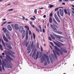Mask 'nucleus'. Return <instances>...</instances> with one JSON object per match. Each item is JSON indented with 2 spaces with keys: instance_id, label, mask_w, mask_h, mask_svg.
I'll use <instances>...</instances> for the list:
<instances>
[{
  "instance_id": "1",
  "label": "nucleus",
  "mask_w": 74,
  "mask_h": 74,
  "mask_svg": "<svg viewBox=\"0 0 74 74\" xmlns=\"http://www.w3.org/2000/svg\"><path fill=\"white\" fill-rule=\"evenodd\" d=\"M51 28H52V29H53V32H56V31H56L57 30V29H56V27H55L54 25H53L52 24H51Z\"/></svg>"
},
{
  "instance_id": "2",
  "label": "nucleus",
  "mask_w": 74,
  "mask_h": 74,
  "mask_svg": "<svg viewBox=\"0 0 74 74\" xmlns=\"http://www.w3.org/2000/svg\"><path fill=\"white\" fill-rule=\"evenodd\" d=\"M59 10L60 11V15L62 16L63 17V15H64V11L63 10H62V9H59Z\"/></svg>"
},
{
  "instance_id": "3",
  "label": "nucleus",
  "mask_w": 74,
  "mask_h": 74,
  "mask_svg": "<svg viewBox=\"0 0 74 74\" xmlns=\"http://www.w3.org/2000/svg\"><path fill=\"white\" fill-rule=\"evenodd\" d=\"M5 44L6 45V47H8V48H9V49H12V47H11V45H10V44L7 42L5 43Z\"/></svg>"
},
{
  "instance_id": "4",
  "label": "nucleus",
  "mask_w": 74,
  "mask_h": 74,
  "mask_svg": "<svg viewBox=\"0 0 74 74\" xmlns=\"http://www.w3.org/2000/svg\"><path fill=\"white\" fill-rule=\"evenodd\" d=\"M3 38L4 41L7 42H8V40L7 39V38H6V37L4 35H3Z\"/></svg>"
},
{
  "instance_id": "5",
  "label": "nucleus",
  "mask_w": 74,
  "mask_h": 74,
  "mask_svg": "<svg viewBox=\"0 0 74 74\" xmlns=\"http://www.w3.org/2000/svg\"><path fill=\"white\" fill-rule=\"evenodd\" d=\"M5 52L6 53V55H7L8 58H9V59H10V60H11L13 61V59H12V58H11L10 57V56H8V55H7V53L8 52L7 51H5Z\"/></svg>"
},
{
  "instance_id": "6",
  "label": "nucleus",
  "mask_w": 74,
  "mask_h": 74,
  "mask_svg": "<svg viewBox=\"0 0 74 74\" xmlns=\"http://www.w3.org/2000/svg\"><path fill=\"white\" fill-rule=\"evenodd\" d=\"M5 66L6 67H7L8 68H12V66H11L9 64V63H8V64H5Z\"/></svg>"
},
{
  "instance_id": "7",
  "label": "nucleus",
  "mask_w": 74,
  "mask_h": 74,
  "mask_svg": "<svg viewBox=\"0 0 74 74\" xmlns=\"http://www.w3.org/2000/svg\"><path fill=\"white\" fill-rule=\"evenodd\" d=\"M14 28L16 30H18L19 26L17 24H15L14 25Z\"/></svg>"
},
{
  "instance_id": "8",
  "label": "nucleus",
  "mask_w": 74,
  "mask_h": 74,
  "mask_svg": "<svg viewBox=\"0 0 74 74\" xmlns=\"http://www.w3.org/2000/svg\"><path fill=\"white\" fill-rule=\"evenodd\" d=\"M19 30L21 33H22L23 31V29L22 26H20L19 28Z\"/></svg>"
},
{
  "instance_id": "9",
  "label": "nucleus",
  "mask_w": 74,
  "mask_h": 74,
  "mask_svg": "<svg viewBox=\"0 0 74 74\" xmlns=\"http://www.w3.org/2000/svg\"><path fill=\"white\" fill-rule=\"evenodd\" d=\"M8 29L9 31H12V27L10 25H8L7 26Z\"/></svg>"
},
{
  "instance_id": "10",
  "label": "nucleus",
  "mask_w": 74,
  "mask_h": 74,
  "mask_svg": "<svg viewBox=\"0 0 74 74\" xmlns=\"http://www.w3.org/2000/svg\"><path fill=\"white\" fill-rule=\"evenodd\" d=\"M54 48L56 50L58 51H59L60 52H61L63 54V53L62 52V51H61L58 48V47H57V46H54Z\"/></svg>"
},
{
  "instance_id": "11",
  "label": "nucleus",
  "mask_w": 74,
  "mask_h": 74,
  "mask_svg": "<svg viewBox=\"0 0 74 74\" xmlns=\"http://www.w3.org/2000/svg\"><path fill=\"white\" fill-rule=\"evenodd\" d=\"M25 36H26V32H25V31H24L23 32L22 34V39H23V38H25Z\"/></svg>"
},
{
  "instance_id": "12",
  "label": "nucleus",
  "mask_w": 74,
  "mask_h": 74,
  "mask_svg": "<svg viewBox=\"0 0 74 74\" xmlns=\"http://www.w3.org/2000/svg\"><path fill=\"white\" fill-rule=\"evenodd\" d=\"M5 34L6 36V37L7 38H8V40H11V37H10V35L7 34Z\"/></svg>"
},
{
  "instance_id": "13",
  "label": "nucleus",
  "mask_w": 74,
  "mask_h": 74,
  "mask_svg": "<svg viewBox=\"0 0 74 74\" xmlns=\"http://www.w3.org/2000/svg\"><path fill=\"white\" fill-rule=\"evenodd\" d=\"M61 50L62 51H63V52H64V53H67V51L66 50V49H63L62 48L61 49Z\"/></svg>"
},
{
  "instance_id": "14",
  "label": "nucleus",
  "mask_w": 74,
  "mask_h": 74,
  "mask_svg": "<svg viewBox=\"0 0 74 74\" xmlns=\"http://www.w3.org/2000/svg\"><path fill=\"white\" fill-rule=\"evenodd\" d=\"M53 22L55 23V24H56L57 25H58L59 24H58V22L56 21V20H55V18H53Z\"/></svg>"
},
{
  "instance_id": "15",
  "label": "nucleus",
  "mask_w": 74,
  "mask_h": 74,
  "mask_svg": "<svg viewBox=\"0 0 74 74\" xmlns=\"http://www.w3.org/2000/svg\"><path fill=\"white\" fill-rule=\"evenodd\" d=\"M44 60V61H45V58L42 57L41 59V63H43Z\"/></svg>"
},
{
  "instance_id": "16",
  "label": "nucleus",
  "mask_w": 74,
  "mask_h": 74,
  "mask_svg": "<svg viewBox=\"0 0 74 74\" xmlns=\"http://www.w3.org/2000/svg\"><path fill=\"white\" fill-rule=\"evenodd\" d=\"M38 53H37V56H36V57H34V60H36V59H38Z\"/></svg>"
},
{
  "instance_id": "17",
  "label": "nucleus",
  "mask_w": 74,
  "mask_h": 74,
  "mask_svg": "<svg viewBox=\"0 0 74 74\" xmlns=\"http://www.w3.org/2000/svg\"><path fill=\"white\" fill-rule=\"evenodd\" d=\"M54 17L56 20L57 19H58V18H59L58 16H57L56 14H54Z\"/></svg>"
},
{
  "instance_id": "18",
  "label": "nucleus",
  "mask_w": 74,
  "mask_h": 74,
  "mask_svg": "<svg viewBox=\"0 0 74 74\" xmlns=\"http://www.w3.org/2000/svg\"><path fill=\"white\" fill-rule=\"evenodd\" d=\"M2 30H3L4 33H6V32H7V29H6V28H3Z\"/></svg>"
},
{
  "instance_id": "19",
  "label": "nucleus",
  "mask_w": 74,
  "mask_h": 74,
  "mask_svg": "<svg viewBox=\"0 0 74 74\" xmlns=\"http://www.w3.org/2000/svg\"><path fill=\"white\" fill-rule=\"evenodd\" d=\"M54 44H56V45H57V47H60V46L59 45V44L57 43L56 42H54Z\"/></svg>"
},
{
  "instance_id": "20",
  "label": "nucleus",
  "mask_w": 74,
  "mask_h": 74,
  "mask_svg": "<svg viewBox=\"0 0 74 74\" xmlns=\"http://www.w3.org/2000/svg\"><path fill=\"white\" fill-rule=\"evenodd\" d=\"M57 14L58 16V17L59 18L60 17V14H59V11H58L57 12Z\"/></svg>"
},
{
  "instance_id": "21",
  "label": "nucleus",
  "mask_w": 74,
  "mask_h": 74,
  "mask_svg": "<svg viewBox=\"0 0 74 74\" xmlns=\"http://www.w3.org/2000/svg\"><path fill=\"white\" fill-rule=\"evenodd\" d=\"M49 21L50 23H51L52 22V18L50 17L49 18Z\"/></svg>"
},
{
  "instance_id": "22",
  "label": "nucleus",
  "mask_w": 74,
  "mask_h": 74,
  "mask_svg": "<svg viewBox=\"0 0 74 74\" xmlns=\"http://www.w3.org/2000/svg\"><path fill=\"white\" fill-rule=\"evenodd\" d=\"M25 28H26V29H27V30H29V27L27 26H25Z\"/></svg>"
},
{
  "instance_id": "23",
  "label": "nucleus",
  "mask_w": 74,
  "mask_h": 74,
  "mask_svg": "<svg viewBox=\"0 0 74 74\" xmlns=\"http://www.w3.org/2000/svg\"><path fill=\"white\" fill-rule=\"evenodd\" d=\"M68 11V12H67V15H69V16H70V15L71 13L70 12L69 10Z\"/></svg>"
},
{
  "instance_id": "24",
  "label": "nucleus",
  "mask_w": 74,
  "mask_h": 74,
  "mask_svg": "<svg viewBox=\"0 0 74 74\" xmlns=\"http://www.w3.org/2000/svg\"><path fill=\"white\" fill-rule=\"evenodd\" d=\"M56 20L59 23H60V19H59V18H58L56 19Z\"/></svg>"
},
{
  "instance_id": "25",
  "label": "nucleus",
  "mask_w": 74,
  "mask_h": 74,
  "mask_svg": "<svg viewBox=\"0 0 74 74\" xmlns=\"http://www.w3.org/2000/svg\"><path fill=\"white\" fill-rule=\"evenodd\" d=\"M57 33H58V34H62L63 33L62 32H60V31H57Z\"/></svg>"
},
{
  "instance_id": "26",
  "label": "nucleus",
  "mask_w": 74,
  "mask_h": 74,
  "mask_svg": "<svg viewBox=\"0 0 74 74\" xmlns=\"http://www.w3.org/2000/svg\"><path fill=\"white\" fill-rule=\"evenodd\" d=\"M51 37L52 39H53V40H55V37H54V36H53V35H51Z\"/></svg>"
},
{
  "instance_id": "27",
  "label": "nucleus",
  "mask_w": 74,
  "mask_h": 74,
  "mask_svg": "<svg viewBox=\"0 0 74 74\" xmlns=\"http://www.w3.org/2000/svg\"><path fill=\"white\" fill-rule=\"evenodd\" d=\"M33 36L34 38V40H35V38H36V35H35V34H34V33H33Z\"/></svg>"
},
{
  "instance_id": "28",
  "label": "nucleus",
  "mask_w": 74,
  "mask_h": 74,
  "mask_svg": "<svg viewBox=\"0 0 74 74\" xmlns=\"http://www.w3.org/2000/svg\"><path fill=\"white\" fill-rule=\"evenodd\" d=\"M64 11L65 13L66 14H67V10L66 9H64Z\"/></svg>"
},
{
  "instance_id": "29",
  "label": "nucleus",
  "mask_w": 74,
  "mask_h": 74,
  "mask_svg": "<svg viewBox=\"0 0 74 74\" xmlns=\"http://www.w3.org/2000/svg\"><path fill=\"white\" fill-rule=\"evenodd\" d=\"M50 60L51 62V63H53V60H52V58H50Z\"/></svg>"
},
{
  "instance_id": "30",
  "label": "nucleus",
  "mask_w": 74,
  "mask_h": 74,
  "mask_svg": "<svg viewBox=\"0 0 74 74\" xmlns=\"http://www.w3.org/2000/svg\"><path fill=\"white\" fill-rule=\"evenodd\" d=\"M2 42L3 46H4V47H5V44L4 43V42L2 40Z\"/></svg>"
},
{
  "instance_id": "31",
  "label": "nucleus",
  "mask_w": 74,
  "mask_h": 74,
  "mask_svg": "<svg viewBox=\"0 0 74 74\" xmlns=\"http://www.w3.org/2000/svg\"><path fill=\"white\" fill-rule=\"evenodd\" d=\"M34 44V43L33 42H32V44H31V47L33 48L34 46H33V44Z\"/></svg>"
},
{
  "instance_id": "32",
  "label": "nucleus",
  "mask_w": 74,
  "mask_h": 74,
  "mask_svg": "<svg viewBox=\"0 0 74 74\" xmlns=\"http://www.w3.org/2000/svg\"><path fill=\"white\" fill-rule=\"evenodd\" d=\"M2 66L3 70H5V69H4V66L3 64H2Z\"/></svg>"
},
{
  "instance_id": "33",
  "label": "nucleus",
  "mask_w": 74,
  "mask_h": 74,
  "mask_svg": "<svg viewBox=\"0 0 74 74\" xmlns=\"http://www.w3.org/2000/svg\"><path fill=\"white\" fill-rule=\"evenodd\" d=\"M30 46H28L27 49V51L30 50Z\"/></svg>"
},
{
  "instance_id": "34",
  "label": "nucleus",
  "mask_w": 74,
  "mask_h": 74,
  "mask_svg": "<svg viewBox=\"0 0 74 74\" xmlns=\"http://www.w3.org/2000/svg\"><path fill=\"white\" fill-rule=\"evenodd\" d=\"M28 36H26V38H25V40L27 41V40H28Z\"/></svg>"
},
{
  "instance_id": "35",
  "label": "nucleus",
  "mask_w": 74,
  "mask_h": 74,
  "mask_svg": "<svg viewBox=\"0 0 74 74\" xmlns=\"http://www.w3.org/2000/svg\"><path fill=\"white\" fill-rule=\"evenodd\" d=\"M47 62H48V64H49V63H50V61L49 60V58H47Z\"/></svg>"
},
{
  "instance_id": "36",
  "label": "nucleus",
  "mask_w": 74,
  "mask_h": 74,
  "mask_svg": "<svg viewBox=\"0 0 74 74\" xmlns=\"http://www.w3.org/2000/svg\"><path fill=\"white\" fill-rule=\"evenodd\" d=\"M57 37L59 39H60L61 38L60 37V36H57Z\"/></svg>"
},
{
  "instance_id": "37",
  "label": "nucleus",
  "mask_w": 74,
  "mask_h": 74,
  "mask_svg": "<svg viewBox=\"0 0 74 74\" xmlns=\"http://www.w3.org/2000/svg\"><path fill=\"white\" fill-rule=\"evenodd\" d=\"M14 10V9H10L8 10V11H13Z\"/></svg>"
},
{
  "instance_id": "38",
  "label": "nucleus",
  "mask_w": 74,
  "mask_h": 74,
  "mask_svg": "<svg viewBox=\"0 0 74 74\" xmlns=\"http://www.w3.org/2000/svg\"><path fill=\"white\" fill-rule=\"evenodd\" d=\"M36 30L37 32H39L40 31H39V30H38V28H36Z\"/></svg>"
},
{
  "instance_id": "39",
  "label": "nucleus",
  "mask_w": 74,
  "mask_h": 74,
  "mask_svg": "<svg viewBox=\"0 0 74 74\" xmlns=\"http://www.w3.org/2000/svg\"><path fill=\"white\" fill-rule=\"evenodd\" d=\"M11 26L12 27V28H13V29H14V24H12L11 25Z\"/></svg>"
},
{
  "instance_id": "40",
  "label": "nucleus",
  "mask_w": 74,
  "mask_h": 74,
  "mask_svg": "<svg viewBox=\"0 0 74 74\" xmlns=\"http://www.w3.org/2000/svg\"><path fill=\"white\" fill-rule=\"evenodd\" d=\"M59 8H56L55 10V11H58V10L59 9Z\"/></svg>"
},
{
  "instance_id": "41",
  "label": "nucleus",
  "mask_w": 74,
  "mask_h": 74,
  "mask_svg": "<svg viewBox=\"0 0 74 74\" xmlns=\"http://www.w3.org/2000/svg\"><path fill=\"white\" fill-rule=\"evenodd\" d=\"M32 48V51H33L34 50V46Z\"/></svg>"
},
{
  "instance_id": "42",
  "label": "nucleus",
  "mask_w": 74,
  "mask_h": 74,
  "mask_svg": "<svg viewBox=\"0 0 74 74\" xmlns=\"http://www.w3.org/2000/svg\"><path fill=\"white\" fill-rule=\"evenodd\" d=\"M29 35H31V34H32V32H31V31L29 30Z\"/></svg>"
},
{
  "instance_id": "43",
  "label": "nucleus",
  "mask_w": 74,
  "mask_h": 74,
  "mask_svg": "<svg viewBox=\"0 0 74 74\" xmlns=\"http://www.w3.org/2000/svg\"><path fill=\"white\" fill-rule=\"evenodd\" d=\"M30 19L31 20H33V21H34V20H35V19H34V18H31Z\"/></svg>"
},
{
  "instance_id": "44",
  "label": "nucleus",
  "mask_w": 74,
  "mask_h": 74,
  "mask_svg": "<svg viewBox=\"0 0 74 74\" xmlns=\"http://www.w3.org/2000/svg\"><path fill=\"white\" fill-rule=\"evenodd\" d=\"M32 27L33 28H34V27H35V26H34V25H31Z\"/></svg>"
},
{
  "instance_id": "45",
  "label": "nucleus",
  "mask_w": 74,
  "mask_h": 74,
  "mask_svg": "<svg viewBox=\"0 0 74 74\" xmlns=\"http://www.w3.org/2000/svg\"><path fill=\"white\" fill-rule=\"evenodd\" d=\"M50 5V8H52V7H53V5Z\"/></svg>"
},
{
  "instance_id": "46",
  "label": "nucleus",
  "mask_w": 74,
  "mask_h": 74,
  "mask_svg": "<svg viewBox=\"0 0 74 74\" xmlns=\"http://www.w3.org/2000/svg\"><path fill=\"white\" fill-rule=\"evenodd\" d=\"M44 63L45 66H47V62H45Z\"/></svg>"
},
{
  "instance_id": "47",
  "label": "nucleus",
  "mask_w": 74,
  "mask_h": 74,
  "mask_svg": "<svg viewBox=\"0 0 74 74\" xmlns=\"http://www.w3.org/2000/svg\"><path fill=\"white\" fill-rule=\"evenodd\" d=\"M50 17H52V13H51L50 14Z\"/></svg>"
},
{
  "instance_id": "48",
  "label": "nucleus",
  "mask_w": 74,
  "mask_h": 74,
  "mask_svg": "<svg viewBox=\"0 0 74 74\" xmlns=\"http://www.w3.org/2000/svg\"><path fill=\"white\" fill-rule=\"evenodd\" d=\"M50 44H51V45H52L53 46V47H54V45H53V43H52V42H51Z\"/></svg>"
},
{
  "instance_id": "49",
  "label": "nucleus",
  "mask_w": 74,
  "mask_h": 74,
  "mask_svg": "<svg viewBox=\"0 0 74 74\" xmlns=\"http://www.w3.org/2000/svg\"><path fill=\"white\" fill-rule=\"evenodd\" d=\"M37 10L36 9H35L34 10V12L35 14H37Z\"/></svg>"
},
{
  "instance_id": "50",
  "label": "nucleus",
  "mask_w": 74,
  "mask_h": 74,
  "mask_svg": "<svg viewBox=\"0 0 74 74\" xmlns=\"http://www.w3.org/2000/svg\"><path fill=\"white\" fill-rule=\"evenodd\" d=\"M37 48H39V45L37 44Z\"/></svg>"
},
{
  "instance_id": "51",
  "label": "nucleus",
  "mask_w": 74,
  "mask_h": 74,
  "mask_svg": "<svg viewBox=\"0 0 74 74\" xmlns=\"http://www.w3.org/2000/svg\"><path fill=\"white\" fill-rule=\"evenodd\" d=\"M10 55L12 57H14V55H12V54L10 53Z\"/></svg>"
},
{
  "instance_id": "52",
  "label": "nucleus",
  "mask_w": 74,
  "mask_h": 74,
  "mask_svg": "<svg viewBox=\"0 0 74 74\" xmlns=\"http://www.w3.org/2000/svg\"><path fill=\"white\" fill-rule=\"evenodd\" d=\"M0 71H2V69H1V67L0 66Z\"/></svg>"
},
{
  "instance_id": "53",
  "label": "nucleus",
  "mask_w": 74,
  "mask_h": 74,
  "mask_svg": "<svg viewBox=\"0 0 74 74\" xmlns=\"http://www.w3.org/2000/svg\"><path fill=\"white\" fill-rule=\"evenodd\" d=\"M49 40H50V41H52V39H51V37H49Z\"/></svg>"
},
{
  "instance_id": "54",
  "label": "nucleus",
  "mask_w": 74,
  "mask_h": 74,
  "mask_svg": "<svg viewBox=\"0 0 74 74\" xmlns=\"http://www.w3.org/2000/svg\"><path fill=\"white\" fill-rule=\"evenodd\" d=\"M7 23V21H5L4 22L3 24V25H4L5 24V23Z\"/></svg>"
},
{
  "instance_id": "55",
  "label": "nucleus",
  "mask_w": 74,
  "mask_h": 74,
  "mask_svg": "<svg viewBox=\"0 0 74 74\" xmlns=\"http://www.w3.org/2000/svg\"><path fill=\"white\" fill-rule=\"evenodd\" d=\"M43 8H43V7H42L38 9V10H42Z\"/></svg>"
},
{
  "instance_id": "56",
  "label": "nucleus",
  "mask_w": 74,
  "mask_h": 74,
  "mask_svg": "<svg viewBox=\"0 0 74 74\" xmlns=\"http://www.w3.org/2000/svg\"><path fill=\"white\" fill-rule=\"evenodd\" d=\"M30 25H32V24H33V22H31L30 23Z\"/></svg>"
},
{
  "instance_id": "57",
  "label": "nucleus",
  "mask_w": 74,
  "mask_h": 74,
  "mask_svg": "<svg viewBox=\"0 0 74 74\" xmlns=\"http://www.w3.org/2000/svg\"><path fill=\"white\" fill-rule=\"evenodd\" d=\"M56 53H57V55H60V54H59V53H58V52H56Z\"/></svg>"
},
{
  "instance_id": "58",
  "label": "nucleus",
  "mask_w": 74,
  "mask_h": 74,
  "mask_svg": "<svg viewBox=\"0 0 74 74\" xmlns=\"http://www.w3.org/2000/svg\"><path fill=\"white\" fill-rule=\"evenodd\" d=\"M23 45H26V42L23 43Z\"/></svg>"
},
{
  "instance_id": "59",
  "label": "nucleus",
  "mask_w": 74,
  "mask_h": 74,
  "mask_svg": "<svg viewBox=\"0 0 74 74\" xmlns=\"http://www.w3.org/2000/svg\"><path fill=\"white\" fill-rule=\"evenodd\" d=\"M55 27H56V28H57V29H58L59 28V26L58 25H56L55 26Z\"/></svg>"
},
{
  "instance_id": "60",
  "label": "nucleus",
  "mask_w": 74,
  "mask_h": 74,
  "mask_svg": "<svg viewBox=\"0 0 74 74\" xmlns=\"http://www.w3.org/2000/svg\"><path fill=\"white\" fill-rule=\"evenodd\" d=\"M12 23V22L10 21V22H8V24H10V23Z\"/></svg>"
},
{
  "instance_id": "61",
  "label": "nucleus",
  "mask_w": 74,
  "mask_h": 74,
  "mask_svg": "<svg viewBox=\"0 0 74 74\" xmlns=\"http://www.w3.org/2000/svg\"><path fill=\"white\" fill-rule=\"evenodd\" d=\"M29 44V42H27L26 44V47H27V45H28Z\"/></svg>"
},
{
  "instance_id": "62",
  "label": "nucleus",
  "mask_w": 74,
  "mask_h": 74,
  "mask_svg": "<svg viewBox=\"0 0 74 74\" xmlns=\"http://www.w3.org/2000/svg\"><path fill=\"white\" fill-rule=\"evenodd\" d=\"M3 65H5L4 64H5V62H4V61H3Z\"/></svg>"
},
{
  "instance_id": "63",
  "label": "nucleus",
  "mask_w": 74,
  "mask_h": 74,
  "mask_svg": "<svg viewBox=\"0 0 74 74\" xmlns=\"http://www.w3.org/2000/svg\"><path fill=\"white\" fill-rule=\"evenodd\" d=\"M0 49H1L2 51H3V47H0Z\"/></svg>"
},
{
  "instance_id": "64",
  "label": "nucleus",
  "mask_w": 74,
  "mask_h": 74,
  "mask_svg": "<svg viewBox=\"0 0 74 74\" xmlns=\"http://www.w3.org/2000/svg\"><path fill=\"white\" fill-rule=\"evenodd\" d=\"M26 36H28V32H26Z\"/></svg>"
}]
</instances>
